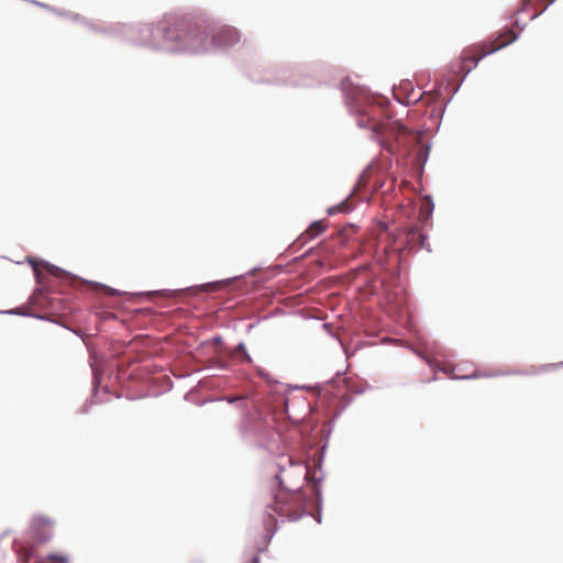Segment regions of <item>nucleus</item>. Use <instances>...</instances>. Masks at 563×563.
Returning <instances> with one entry per match:
<instances>
[{"label":"nucleus","mask_w":563,"mask_h":563,"mask_svg":"<svg viewBox=\"0 0 563 563\" xmlns=\"http://www.w3.org/2000/svg\"><path fill=\"white\" fill-rule=\"evenodd\" d=\"M352 205L349 202V200H344L339 205H335L328 209L329 214H335V213H347L352 210Z\"/></svg>","instance_id":"1a4fd4ad"},{"label":"nucleus","mask_w":563,"mask_h":563,"mask_svg":"<svg viewBox=\"0 0 563 563\" xmlns=\"http://www.w3.org/2000/svg\"><path fill=\"white\" fill-rule=\"evenodd\" d=\"M406 238L410 249L424 247L426 235L418 228L412 227L408 229Z\"/></svg>","instance_id":"6e6552de"},{"label":"nucleus","mask_w":563,"mask_h":563,"mask_svg":"<svg viewBox=\"0 0 563 563\" xmlns=\"http://www.w3.org/2000/svg\"><path fill=\"white\" fill-rule=\"evenodd\" d=\"M246 563H260V558L257 555L253 556L249 562Z\"/></svg>","instance_id":"4468645a"},{"label":"nucleus","mask_w":563,"mask_h":563,"mask_svg":"<svg viewBox=\"0 0 563 563\" xmlns=\"http://www.w3.org/2000/svg\"><path fill=\"white\" fill-rule=\"evenodd\" d=\"M555 0H522L521 7L518 10V12L526 11L531 5L533 7V13L530 16V20L536 19L539 16L542 12L545 11V9L552 4Z\"/></svg>","instance_id":"423d86ee"},{"label":"nucleus","mask_w":563,"mask_h":563,"mask_svg":"<svg viewBox=\"0 0 563 563\" xmlns=\"http://www.w3.org/2000/svg\"><path fill=\"white\" fill-rule=\"evenodd\" d=\"M67 562H68L67 556H65L63 554H52V555L41 559L36 563H67Z\"/></svg>","instance_id":"9d476101"},{"label":"nucleus","mask_w":563,"mask_h":563,"mask_svg":"<svg viewBox=\"0 0 563 563\" xmlns=\"http://www.w3.org/2000/svg\"><path fill=\"white\" fill-rule=\"evenodd\" d=\"M238 349H239V350H241V351H243V352L245 351V347H244V345H243V344H240V345L238 346Z\"/></svg>","instance_id":"2eb2a0df"},{"label":"nucleus","mask_w":563,"mask_h":563,"mask_svg":"<svg viewBox=\"0 0 563 563\" xmlns=\"http://www.w3.org/2000/svg\"><path fill=\"white\" fill-rule=\"evenodd\" d=\"M327 229V224L323 220L314 221L299 238V241L306 243Z\"/></svg>","instance_id":"0eeeda50"},{"label":"nucleus","mask_w":563,"mask_h":563,"mask_svg":"<svg viewBox=\"0 0 563 563\" xmlns=\"http://www.w3.org/2000/svg\"><path fill=\"white\" fill-rule=\"evenodd\" d=\"M267 509L289 520H298L305 511V496L300 490L279 488Z\"/></svg>","instance_id":"7ed1b4c3"},{"label":"nucleus","mask_w":563,"mask_h":563,"mask_svg":"<svg viewBox=\"0 0 563 563\" xmlns=\"http://www.w3.org/2000/svg\"><path fill=\"white\" fill-rule=\"evenodd\" d=\"M48 271H49V273H52V274H53V275H55V276H59V274H60V272H62L59 268L54 267V266H51V267L48 268Z\"/></svg>","instance_id":"f8f14e48"},{"label":"nucleus","mask_w":563,"mask_h":563,"mask_svg":"<svg viewBox=\"0 0 563 563\" xmlns=\"http://www.w3.org/2000/svg\"><path fill=\"white\" fill-rule=\"evenodd\" d=\"M517 34L512 30H506L492 43H483L470 46L462 53L461 70L468 74L477 63L488 54H492L516 41Z\"/></svg>","instance_id":"f03ea898"},{"label":"nucleus","mask_w":563,"mask_h":563,"mask_svg":"<svg viewBox=\"0 0 563 563\" xmlns=\"http://www.w3.org/2000/svg\"><path fill=\"white\" fill-rule=\"evenodd\" d=\"M265 526L268 531L275 528L276 519L273 514L267 512V520H265Z\"/></svg>","instance_id":"9b49d317"},{"label":"nucleus","mask_w":563,"mask_h":563,"mask_svg":"<svg viewBox=\"0 0 563 563\" xmlns=\"http://www.w3.org/2000/svg\"><path fill=\"white\" fill-rule=\"evenodd\" d=\"M155 32L163 34L172 51H205L207 33L197 24L185 20H177L173 24L162 25L155 29Z\"/></svg>","instance_id":"f257e3e1"},{"label":"nucleus","mask_w":563,"mask_h":563,"mask_svg":"<svg viewBox=\"0 0 563 563\" xmlns=\"http://www.w3.org/2000/svg\"><path fill=\"white\" fill-rule=\"evenodd\" d=\"M377 108L373 104H368L365 108L358 110L357 124L362 128H369L375 136H387L394 134L407 133L406 126L398 122L393 123H379L375 119Z\"/></svg>","instance_id":"20e7f679"},{"label":"nucleus","mask_w":563,"mask_h":563,"mask_svg":"<svg viewBox=\"0 0 563 563\" xmlns=\"http://www.w3.org/2000/svg\"><path fill=\"white\" fill-rule=\"evenodd\" d=\"M240 36L236 30L231 27L221 29L216 35L212 37V42L217 47H224L229 45H233L239 42Z\"/></svg>","instance_id":"39448f33"},{"label":"nucleus","mask_w":563,"mask_h":563,"mask_svg":"<svg viewBox=\"0 0 563 563\" xmlns=\"http://www.w3.org/2000/svg\"><path fill=\"white\" fill-rule=\"evenodd\" d=\"M104 292L108 295H115V291L110 287H104Z\"/></svg>","instance_id":"ddd939ff"}]
</instances>
